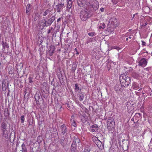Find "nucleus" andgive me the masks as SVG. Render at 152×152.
Listing matches in <instances>:
<instances>
[{
    "label": "nucleus",
    "mask_w": 152,
    "mask_h": 152,
    "mask_svg": "<svg viewBox=\"0 0 152 152\" xmlns=\"http://www.w3.org/2000/svg\"><path fill=\"white\" fill-rule=\"evenodd\" d=\"M120 80L121 86L124 87L127 86L130 81L129 78L126 76L124 74L120 75Z\"/></svg>",
    "instance_id": "nucleus-1"
},
{
    "label": "nucleus",
    "mask_w": 152,
    "mask_h": 152,
    "mask_svg": "<svg viewBox=\"0 0 152 152\" xmlns=\"http://www.w3.org/2000/svg\"><path fill=\"white\" fill-rule=\"evenodd\" d=\"M86 5L90 6L95 10L98 9L99 7V3L96 0H90L87 3Z\"/></svg>",
    "instance_id": "nucleus-2"
},
{
    "label": "nucleus",
    "mask_w": 152,
    "mask_h": 152,
    "mask_svg": "<svg viewBox=\"0 0 152 152\" xmlns=\"http://www.w3.org/2000/svg\"><path fill=\"white\" fill-rule=\"evenodd\" d=\"M79 117L81 119L82 122L85 123L88 120V114L85 111L82 112L81 111L78 114Z\"/></svg>",
    "instance_id": "nucleus-3"
},
{
    "label": "nucleus",
    "mask_w": 152,
    "mask_h": 152,
    "mask_svg": "<svg viewBox=\"0 0 152 152\" xmlns=\"http://www.w3.org/2000/svg\"><path fill=\"white\" fill-rule=\"evenodd\" d=\"M109 24L113 28L117 27V23L116 18L113 17L110 18Z\"/></svg>",
    "instance_id": "nucleus-4"
},
{
    "label": "nucleus",
    "mask_w": 152,
    "mask_h": 152,
    "mask_svg": "<svg viewBox=\"0 0 152 152\" xmlns=\"http://www.w3.org/2000/svg\"><path fill=\"white\" fill-rule=\"evenodd\" d=\"M1 44L3 47L2 49V51L5 53H8V49L9 48V44L4 41H2Z\"/></svg>",
    "instance_id": "nucleus-5"
},
{
    "label": "nucleus",
    "mask_w": 152,
    "mask_h": 152,
    "mask_svg": "<svg viewBox=\"0 0 152 152\" xmlns=\"http://www.w3.org/2000/svg\"><path fill=\"white\" fill-rule=\"evenodd\" d=\"M80 16L82 20L85 21L88 18V13L85 11H81L80 13Z\"/></svg>",
    "instance_id": "nucleus-6"
},
{
    "label": "nucleus",
    "mask_w": 152,
    "mask_h": 152,
    "mask_svg": "<svg viewBox=\"0 0 152 152\" xmlns=\"http://www.w3.org/2000/svg\"><path fill=\"white\" fill-rule=\"evenodd\" d=\"M47 23L46 20L45 19H43L39 22L38 26H39V29H42L46 26Z\"/></svg>",
    "instance_id": "nucleus-7"
},
{
    "label": "nucleus",
    "mask_w": 152,
    "mask_h": 152,
    "mask_svg": "<svg viewBox=\"0 0 152 152\" xmlns=\"http://www.w3.org/2000/svg\"><path fill=\"white\" fill-rule=\"evenodd\" d=\"M147 63V61L146 59L144 58H142L139 61L138 64L139 65L144 67L146 66Z\"/></svg>",
    "instance_id": "nucleus-8"
},
{
    "label": "nucleus",
    "mask_w": 152,
    "mask_h": 152,
    "mask_svg": "<svg viewBox=\"0 0 152 152\" xmlns=\"http://www.w3.org/2000/svg\"><path fill=\"white\" fill-rule=\"evenodd\" d=\"M60 129L61 134L62 135L65 134L67 131V128L65 125L64 124H63L61 126Z\"/></svg>",
    "instance_id": "nucleus-9"
},
{
    "label": "nucleus",
    "mask_w": 152,
    "mask_h": 152,
    "mask_svg": "<svg viewBox=\"0 0 152 152\" xmlns=\"http://www.w3.org/2000/svg\"><path fill=\"white\" fill-rule=\"evenodd\" d=\"M73 145H77L78 144H80V139L77 136H74L73 138V141L72 143Z\"/></svg>",
    "instance_id": "nucleus-10"
},
{
    "label": "nucleus",
    "mask_w": 152,
    "mask_h": 152,
    "mask_svg": "<svg viewBox=\"0 0 152 152\" xmlns=\"http://www.w3.org/2000/svg\"><path fill=\"white\" fill-rule=\"evenodd\" d=\"M87 0H77V2L78 5L80 7H83L86 5Z\"/></svg>",
    "instance_id": "nucleus-11"
},
{
    "label": "nucleus",
    "mask_w": 152,
    "mask_h": 152,
    "mask_svg": "<svg viewBox=\"0 0 152 152\" xmlns=\"http://www.w3.org/2000/svg\"><path fill=\"white\" fill-rule=\"evenodd\" d=\"M98 126L96 125H92L91 126L89 130L91 132H96L98 130Z\"/></svg>",
    "instance_id": "nucleus-12"
},
{
    "label": "nucleus",
    "mask_w": 152,
    "mask_h": 152,
    "mask_svg": "<svg viewBox=\"0 0 152 152\" xmlns=\"http://www.w3.org/2000/svg\"><path fill=\"white\" fill-rule=\"evenodd\" d=\"M64 6V3H60L56 5V9L58 12H61V10L63 8Z\"/></svg>",
    "instance_id": "nucleus-13"
},
{
    "label": "nucleus",
    "mask_w": 152,
    "mask_h": 152,
    "mask_svg": "<svg viewBox=\"0 0 152 152\" xmlns=\"http://www.w3.org/2000/svg\"><path fill=\"white\" fill-rule=\"evenodd\" d=\"M97 141V142L95 144L96 145L97 147L100 149H102L103 148V145L102 142L99 140Z\"/></svg>",
    "instance_id": "nucleus-14"
},
{
    "label": "nucleus",
    "mask_w": 152,
    "mask_h": 152,
    "mask_svg": "<svg viewBox=\"0 0 152 152\" xmlns=\"http://www.w3.org/2000/svg\"><path fill=\"white\" fill-rule=\"evenodd\" d=\"M55 18L54 16H53L51 17V18L49 19L47 22V24H48V26L50 25L53 21L55 20Z\"/></svg>",
    "instance_id": "nucleus-15"
},
{
    "label": "nucleus",
    "mask_w": 152,
    "mask_h": 152,
    "mask_svg": "<svg viewBox=\"0 0 152 152\" xmlns=\"http://www.w3.org/2000/svg\"><path fill=\"white\" fill-rule=\"evenodd\" d=\"M91 150L90 146L88 145H86L85 146L83 152H90Z\"/></svg>",
    "instance_id": "nucleus-16"
},
{
    "label": "nucleus",
    "mask_w": 152,
    "mask_h": 152,
    "mask_svg": "<svg viewBox=\"0 0 152 152\" xmlns=\"http://www.w3.org/2000/svg\"><path fill=\"white\" fill-rule=\"evenodd\" d=\"M7 128V125L6 123L4 122H2L1 124V130L6 129Z\"/></svg>",
    "instance_id": "nucleus-17"
},
{
    "label": "nucleus",
    "mask_w": 152,
    "mask_h": 152,
    "mask_svg": "<svg viewBox=\"0 0 152 152\" xmlns=\"http://www.w3.org/2000/svg\"><path fill=\"white\" fill-rule=\"evenodd\" d=\"M77 145H73V144H72L71 146V152H75L77 149Z\"/></svg>",
    "instance_id": "nucleus-18"
},
{
    "label": "nucleus",
    "mask_w": 152,
    "mask_h": 152,
    "mask_svg": "<svg viewBox=\"0 0 152 152\" xmlns=\"http://www.w3.org/2000/svg\"><path fill=\"white\" fill-rule=\"evenodd\" d=\"M71 123L72 125L74 127H75L76 126V124L75 121L73 120V116H72L71 118Z\"/></svg>",
    "instance_id": "nucleus-19"
},
{
    "label": "nucleus",
    "mask_w": 152,
    "mask_h": 152,
    "mask_svg": "<svg viewBox=\"0 0 152 152\" xmlns=\"http://www.w3.org/2000/svg\"><path fill=\"white\" fill-rule=\"evenodd\" d=\"M21 147L22 148V152H27V149L24 143H23L21 145Z\"/></svg>",
    "instance_id": "nucleus-20"
},
{
    "label": "nucleus",
    "mask_w": 152,
    "mask_h": 152,
    "mask_svg": "<svg viewBox=\"0 0 152 152\" xmlns=\"http://www.w3.org/2000/svg\"><path fill=\"white\" fill-rule=\"evenodd\" d=\"M4 115L5 117L8 116L9 115V113L7 109H5L4 111Z\"/></svg>",
    "instance_id": "nucleus-21"
},
{
    "label": "nucleus",
    "mask_w": 152,
    "mask_h": 152,
    "mask_svg": "<svg viewBox=\"0 0 152 152\" xmlns=\"http://www.w3.org/2000/svg\"><path fill=\"white\" fill-rule=\"evenodd\" d=\"M2 130V131L3 132V135L5 136V137L8 136V131H7L6 129H4V130Z\"/></svg>",
    "instance_id": "nucleus-22"
},
{
    "label": "nucleus",
    "mask_w": 152,
    "mask_h": 152,
    "mask_svg": "<svg viewBox=\"0 0 152 152\" xmlns=\"http://www.w3.org/2000/svg\"><path fill=\"white\" fill-rule=\"evenodd\" d=\"M121 86L118 85H116L115 87V90L117 92L120 91Z\"/></svg>",
    "instance_id": "nucleus-23"
},
{
    "label": "nucleus",
    "mask_w": 152,
    "mask_h": 152,
    "mask_svg": "<svg viewBox=\"0 0 152 152\" xmlns=\"http://www.w3.org/2000/svg\"><path fill=\"white\" fill-rule=\"evenodd\" d=\"M127 108L128 109L129 112H131L134 109L133 107L131 105H129V106H127Z\"/></svg>",
    "instance_id": "nucleus-24"
},
{
    "label": "nucleus",
    "mask_w": 152,
    "mask_h": 152,
    "mask_svg": "<svg viewBox=\"0 0 152 152\" xmlns=\"http://www.w3.org/2000/svg\"><path fill=\"white\" fill-rule=\"evenodd\" d=\"M72 2L71 0H69L67 1V7L70 9L72 7Z\"/></svg>",
    "instance_id": "nucleus-25"
},
{
    "label": "nucleus",
    "mask_w": 152,
    "mask_h": 152,
    "mask_svg": "<svg viewBox=\"0 0 152 152\" xmlns=\"http://www.w3.org/2000/svg\"><path fill=\"white\" fill-rule=\"evenodd\" d=\"M92 140L95 143L97 142V141H98L99 140H98L97 137H96L95 136H94L92 137Z\"/></svg>",
    "instance_id": "nucleus-26"
},
{
    "label": "nucleus",
    "mask_w": 152,
    "mask_h": 152,
    "mask_svg": "<svg viewBox=\"0 0 152 152\" xmlns=\"http://www.w3.org/2000/svg\"><path fill=\"white\" fill-rule=\"evenodd\" d=\"M133 87L134 89H137L139 87V85L138 84L134 83L133 85Z\"/></svg>",
    "instance_id": "nucleus-27"
},
{
    "label": "nucleus",
    "mask_w": 152,
    "mask_h": 152,
    "mask_svg": "<svg viewBox=\"0 0 152 152\" xmlns=\"http://www.w3.org/2000/svg\"><path fill=\"white\" fill-rule=\"evenodd\" d=\"M42 140V137L41 136H39L37 138V141L39 143H41Z\"/></svg>",
    "instance_id": "nucleus-28"
},
{
    "label": "nucleus",
    "mask_w": 152,
    "mask_h": 152,
    "mask_svg": "<svg viewBox=\"0 0 152 152\" xmlns=\"http://www.w3.org/2000/svg\"><path fill=\"white\" fill-rule=\"evenodd\" d=\"M78 97L79 98V99L80 101L82 100L83 99L84 96L82 94H80L78 95Z\"/></svg>",
    "instance_id": "nucleus-29"
},
{
    "label": "nucleus",
    "mask_w": 152,
    "mask_h": 152,
    "mask_svg": "<svg viewBox=\"0 0 152 152\" xmlns=\"http://www.w3.org/2000/svg\"><path fill=\"white\" fill-rule=\"evenodd\" d=\"M105 27V24L104 23L101 24L99 26V28L104 29Z\"/></svg>",
    "instance_id": "nucleus-30"
},
{
    "label": "nucleus",
    "mask_w": 152,
    "mask_h": 152,
    "mask_svg": "<svg viewBox=\"0 0 152 152\" xmlns=\"http://www.w3.org/2000/svg\"><path fill=\"white\" fill-rule=\"evenodd\" d=\"M88 35L91 37H93L95 35V34L94 32H91L88 34Z\"/></svg>",
    "instance_id": "nucleus-31"
},
{
    "label": "nucleus",
    "mask_w": 152,
    "mask_h": 152,
    "mask_svg": "<svg viewBox=\"0 0 152 152\" xmlns=\"http://www.w3.org/2000/svg\"><path fill=\"white\" fill-rule=\"evenodd\" d=\"M24 115H22L20 117V121L22 123H23L24 120Z\"/></svg>",
    "instance_id": "nucleus-32"
},
{
    "label": "nucleus",
    "mask_w": 152,
    "mask_h": 152,
    "mask_svg": "<svg viewBox=\"0 0 152 152\" xmlns=\"http://www.w3.org/2000/svg\"><path fill=\"white\" fill-rule=\"evenodd\" d=\"M31 5L30 4H28L27 5L26 9H27V10L28 9V10H31Z\"/></svg>",
    "instance_id": "nucleus-33"
},
{
    "label": "nucleus",
    "mask_w": 152,
    "mask_h": 152,
    "mask_svg": "<svg viewBox=\"0 0 152 152\" xmlns=\"http://www.w3.org/2000/svg\"><path fill=\"white\" fill-rule=\"evenodd\" d=\"M49 11L48 10H46L45 12L43 14V15L44 16H45L46 15L49 13Z\"/></svg>",
    "instance_id": "nucleus-34"
},
{
    "label": "nucleus",
    "mask_w": 152,
    "mask_h": 152,
    "mask_svg": "<svg viewBox=\"0 0 152 152\" xmlns=\"http://www.w3.org/2000/svg\"><path fill=\"white\" fill-rule=\"evenodd\" d=\"M2 89L3 91H4L6 89V87H5V84L3 83L2 84Z\"/></svg>",
    "instance_id": "nucleus-35"
},
{
    "label": "nucleus",
    "mask_w": 152,
    "mask_h": 152,
    "mask_svg": "<svg viewBox=\"0 0 152 152\" xmlns=\"http://www.w3.org/2000/svg\"><path fill=\"white\" fill-rule=\"evenodd\" d=\"M75 90H78L79 89V87L77 84H75Z\"/></svg>",
    "instance_id": "nucleus-36"
},
{
    "label": "nucleus",
    "mask_w": 152,
    "mask_h": 152,
    "mask_svg": "<svg viewBox=\"0 0 152 152\" xmlns=\"http://www.w3.org/2000/svg\"><path fill=\"white\" fill-rule=\"evenodd\" d=\"M140 144L138 142H136L135 143V145L134 146V149H135L136 148V147H137V146L138 145Z\"/></svg>",
    "instance_id": "nucleus-37"
},
{
    "label": "nucleus",
    "mask_w": 152,
    "mask_h": 152,
    "mask_svg": "<svg viewBox=\"0 0 152 152\" xmlns=\"http://www.w3.org/2000/svg\"><path fill=\"white\" fill-rule=\"evenodd\" d=\"M119 47L117 46H113L112 47V49H118Z\"/></svg>",
    "instance_id": "nucleus-38"
},
{
    "label": "nucleus",
    "mask_w": 152,
    "mask_h": 152,
    "mask_svg": "<svg viewBox=\"0 0 152 152\" xmlns=\"http://www.w3.org/2000/svg\"><path fill=\"white\" fill-rule=\"evenodd\" d=\"M111 123H112L111 122H110L109 121H107V126L108 127L109 126H111L109 124H111L113 126V125Z\"/></svg>",
    "instance_id": "nucleus-39"
},
{
    "label": "nucleus",
    "mask_w": 152,
    "mask_h": 152,
    "mask_svg": "<svg viewBox=\"0 0 152 152\" xmlns=\"http://www.w3.org/2000/svg\"><path fill=\"white\" fill-rule=\"evenodd\" d=\"M93 38H90V39H89V41H87V43H88L90 41H92L93 40Z\"/></svg>",
    "instance_id": "nucleus-40"
},
{
    "label": "nucleus",
    "mask_w": 152,
    "mask_h": 152,
    "mask_svg": "<svg viewBox=\"0 0 152 152\" xmlns=\"http://www.w3.org/2000/svg\"><path fill=\"white\" fill-rule=\"evenodd\" d=\"M75 50L76 51V54H79V53L77 51V49L76 48H75Z\"/></svg>",
    "instance_id": "nucleus-41"
},
{
    "label": "nucleus",
    "mask_w": 152,
    "mask_h": 152,
    "mask_svg": "<svg viewBox=\"0 0 152 152\" xmlns=\"http://www.w3.org/2000/svg\"><path fill=\"white\" fill-rule=\"evenodd\" d=\"M142 45H145V42H144L143 41H142Z\"/></svg>",
    "instance_id": "nucleus-42"
},
{
    "label": "nucleus",
    "mask_w": 152,
    "mask_h": 152,
    "mask_svg": "<svg viewBox=\"0 0 152 152\" xmlns=\"http://www.w3.org/2000/svg\"><path fill=\"white\" fill-rule=\"evenodd\" d=\"M104 8H101L100 9V10L102 12H103L104 11Z\"/></svg>",
    "instance_id": "nucleus-43"
},
{
    "label": "nucleus",
    "mask_w": 152,
    "mask_h": 152,
    "mask_svg": "<svg viewBox=\"0 0 152 152\" xmlns=\"http://www.w3.org/2000/svg\"><path fill=\"white\" fill-rule=\"evenodd\" d=\"M75 69H76L75 68L72 67V70L73 71H75Z\"/></svg>",
    "instance_id": "nucleus-44"
},
{
    "label": "nucleus",
    "mask_w": 152,
    "mask_h": 152,
    "mask_svg": "<svg viewBox=\"0 0 152 152\" xmlns=\"http://www.w3.org/2000/svg\"><path fill=\"white\" fill-rule=\"evenodd\" d=\"M30 10H28V9L27 10V9H26V13L28 14V12H29V11H30Z\"/></svg>",
    "instance_id": "nucleus-45"
},
{
    "label": "nucleus",
    "mask_w": 152,
    "mask_h": 152,
    "mask_svg": "<svg viewBox=\"0 0 152 152\" xmlns=\"http://www.w3.org/2000/svg\"><path fill=\"white\" fill-rule=\"evenodd\" d=\"M61 20V18H59L58 19H57V22H58L59 21H60Z\"/></svg>",
    "instance_id": "nucleus-46"
},
{
    "label": "nucleus",
    "mask_w": 152,
    "mask_h": 152,
    "mask_svg": "<svg viewBox=\"0 0 152 152\" xmlns=\"http://www.w3.org/2000/svg\"><path fill=\"white\" fill-rule=\"evenodd\" d=\"M50 31H51V30L50 29H49L48 31V33L49 34V33H50Z\"/></svg>",
    "instance_id": "nucleus-47"
},
{
    "label": "nucleus",
    "mask_w": 152,
    "mask_h": 152,
    "mask_svg": "<svg viewBox=\"0 0 152 152\" xmlns=\"http://www.w3.org/2000/svg\"><path fill=\"white\" fill-rule=\"evenodd\" d=\"M38 96V97H39V95H37V94H36L35 97V99H36V97L37 96Z\"/></svg>",
    "instance_id": "nucleus-48"
},
{
    "label": "nucleus",
    "mask_w": 152,
    "mask_h": 152,
    "mask_svg": "<svg viewBox=\"0 0 152 152\" xmlns=\"http://www.w3.org/2000/svg\"><path fill=\"white\" fill-rule=\"evenodd\" d=\"M142 89V88H140L139 89V90H138V91L141 90Z\"/></svg>",
    "instance_id": "nucleus-49"
},
{
    "label": "nucleus",
    "mask_w": 152,
    "mask_h": 152,
    "mask_svg": "<svg viewBox=\"0 0 152 152\" xmlns=\"http://www.w3.org/2000/svg\"><path fill=\"white\" fill-rule=\"evenodd\" d=\"M67 107L68 108H69L70 107V105H67Z\"/></svg>",
    "instance_id": "nucleus-50"
},
{
    "label": "nucleus",
    "mask_w": 152,
    "mask_h": 152,
    "mask_svg": "<svg viewBox=\"0 0 152 152\" xmlns=\"http://www.w3.org/2000/svg\"><path fill=\"white\" fill-rule=\"evenodd\" d=\"M128 39H129L128 38H126V40H127V41L128 40Z\"/></svg>",
    "instance_id": "nucleus-51"
},
{
    "label": "nucleus",
    "mask_w": 152,
    "mask_h": 152,
    "mask_svg": "<svg viewBox=\"0 0 152 152\" xmlns=\"http://www.w3.org/2000/svg\"><path fill=\"white\" fill-rule=\"evenodd\" d=\"M108 31H109V29H108ZM112 31H113V30L111 32H112ZM110 32H111V31H110Z\"/></svg>",
    "instance_id": "nucleus-52"
},
{
    "label": "nucleus",
    "mask_w": 152,
    "mask_h": 152,
    "mask_svg": "<svg viewBox=\"0 0 152 152\" xmlns=\"http://www.w3.org/2000/svg\"><path fill=\"white\" fill-rule=\"evenodd\" d=\"M128 38L131 39V37H128Z\"/></svg>",
    "instance_id": "nucleus-53"
},
{
    "label": "nucleus",
    "mask_w": 152,
    "mask_h": 152,
    "mask_svg": "<svg viewBox=\"0 0 152 152\" xmlns=\"http://www.w3.org/2000/svg\"><path fill=\"white\" fill-rule=\"evenodd\" d=\"M120 1H121L122 0H120Z\"/></svg>",
    "instance_id": "nucleus-54"
}]
</instances>
